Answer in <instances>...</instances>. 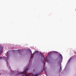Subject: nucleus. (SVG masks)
Segmentation results:
<instances>
[{
	"label": "nucleus",
	"instance_id": "f257e3e1",
	"mask_svg": "<svg viewBox=\"0 0 76 76\" xmlns=\"http://www.w3.org/2000/svg\"><path fill=\"white\" fill-rule=\"evenodd\" d=\"M29 69L28 68V67L27 68L24 70V72H23L20 73V74H21L23 76H29V75L27 74V72H28V70Z\"/></svg>",
	"mask_w": 76,
	"mask_h": 76
},
{
	"label": "nucleus",
	"instance_id": "7ed1b4c3",
	"mask_svg": "<svg viewBox=\"0 0 76 76\" xmlns=\"http://www.w3.org/2000/svg\"><path fill=\"white\" fill-rule=\"evenodd\" d=\"M39 54H40L41 55V56L42 57H43L44 59H45V58H44V55L43 54H42V53L41 52H39Z\"/></svg>",
	"mask_w": 76,
	"mask_h": 76
},
{
	"label": "nucleus",
	"instance_id": "1a4fd4ad",
	"mask_svg": "<svg viewBox=\"0 0 76 76\" xmlns=\"http://www.w3.org/2000/svg\"><path fill=\"white\" fill-rule=\"evenodd\" d=\"M47 62H48V60H47Z\"/></svg>",
	"mask_w": 76,
	"mask_h": 76
},
{
	"label": "nucleus",
	"instance_id": "6e6552de",
	"mask_svg": "<svg viewBox=\"0 0 76 76\" xmlns=\"http://www.w3.org/2000/svg\"><path fill=\"white\" fill-rule=\"evenodd\" d=\"M45 63H44V65L45 66Z\"/></svg>",
	"mask_w": 76,
	"mask_h": 76
},
{
	"label": "nucleus",
	"instance_id": "9b49d317",
	"mask_svg": "<svg viewBox=\"0 0 76 76\" xmlns=\"http://www.w3.org/2000/svg\"><path fill=\"white\" fill-rule=\"evenodd\" d=\"M43 63H44V62H43Z\"/></svg>",
	"mask_w": 76,
	"mask_h": 76
},
{
	"label": "nucleus",
	"instance_id": "20e7f679",
	"mask_svg": "<svg viewBox=\"0 0 76 76\" xmlns=\"http://www.w3.org/2000/svg\"><path fill=\"white\" fill-rule=\"evenodd\" d=\"M59 57H61V59H63V56H62V55H61V54H60L59 55Z\"/></svg>",
	"mask_w": 76,
	"mask_h": 76
},
{
	"label": "nucleus",
	"instance_id": "423d86ee",
	"mask_svg": "<svg viewBox=\"0 0 76 76\" xmlns=\"http://www.w3.org/2000/svg\"><path fill=\"white\" fill-rule=\"evenodd\" d=\"M2 58V57L1 56L0 57V59H1Z\"/></svg>",
	"mask_w": 76,
	"mask_h": 76
},
{
	"label": "nucleus",
	"instance_id": "9d476101",
	"mask_svg": "<svg viewBox=\"0 0 76 76\" xmlns=\"http://www.w3.org/2000/svg\"><path fill=\"white\" fill-rule=\"evenodd\" d=\"M61 67H60V69H61Z\"/></svg>",
	"mask_w": 76,
	"mask_h": 76
},
{
	"label": "nucleus",
	"instance_id": "0eeeda50",
	"mask_svg": "<svg viewBox=\"0 0 76 76\" xmlns=\"http://www.w3.org/2000/svg\"><path fill=\"white\" fill-rule=\"evenodd\" d=\"M39 75L36 74L35 75V76H38Z\"/></svg>",
	"mask_w": 76,
	"mask_h": 76
},
{
	"label": "nucleus",
	"instance_id": "f03ea898",
	"mask_svg": "<svg viewBox=\"0 0 76 76\" xmlns=\"http://www.w3.org/2000/svg\"><path fill=\"white\" fill-rule=\"evenodd\" d=\"M39 53V52H38V51H36L34 52V53H33V54L32 55V57H34V56H33V55H34V54H35V53Z\"/></svg>",
	"mask_w": 76,
	"mask_h": 76
},
{
	"label": "nucleus",
	"instance_id": "39448f33",
	"mask_svg": "<svg viewBox=\"0 0 76 76\" xmlns=\"http://www.w3.org/2000/svg\"><path fill=\"white\" fill-rule=\"evenodd\" d=\"M9 55V53L8 52H7V58H8V56Z\"/></svg>",
	"mask_w": 76,
	"mask_h": 76
}]
</instances>
